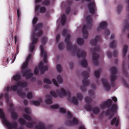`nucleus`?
Masks as SVG:
<instances>
[{"mask_svg":"<svg viewBox=\"0 0 129 129\" xmlns=\"http://www.w3.org/2000/svg\"><path fill=\"white\" fill-rule=\"evenodd\" d=\"M70 37V35L68 34L66 37L65 40V42L67 44V50L69 51L72 50L73 54H74L75 53H76L78 58L82 57L84 59L81 61L80 64L82 67H86L87 64V61L85 59L86 55V51H82L77 48L76 45L72 46L71 42L69 41Z\"/></svg>","mask_w":129,"mask_h":129,"instance_id":"1","label":"nucleus"},{"mask_svg":"<svg viewBox=\"0 0 129 129\" xmlns=\"http://www.w3.org/2000/svg\"><path fill=\"white\" fill-rule=\"evenodd\" d=\"M56 92L58 95L61 98L63 96H65L67 95L68 96V99L70 102H72L75 105H77L78 104L77 98L75 97H71V94L69 91H66L65 89L63 88L60 89V90L57 89L56 90Z\"/></svg>","mask_w":129,"mask_h":129,"instance_id":"2","label":"nucleus"},{"mask_svg":"<svg viewBox=\"0 0 129 129\" xmlns=\"http://www.w3.org/2000/svg\"><path fill=\"white\" fill-rule=\"evenodd\" d=\"M0 118L2 119L3 122L8 129H17V123L14 122L11 123L8 121L6 118L5 115L4 113L3 109H0ZM19 129H23V128H20Z\"/></svg>","mask_w":129,"mask_h":129,"instance_id":"3","label":"nucleus"},{"mask_svg":"<svg viewBox=\"0 0 129 129\" xmlns=\"http://www.w3.org/2000/svg\"><path fill=\"white\" fill-rule=\"evenodd\" d=\"M87 24L86 26L84 25L82 27V32L84 39H87L88 36V33L87 30V29H90L92 26V20L90 15L87 16L86 18Z\"/></svg>","mask_w":129,"mask_h":129,"instance_id":"4","label":"nucleus"},{"mask_svg":"<svg viewBox=\"0 0 129 129\" xmlns=\"http://www.w3.org/2000/svg\"><path fill=\"white\" fill-rule=\"evenodd\" d=\"M82 75L84 77V79L82 81V83L84 86H81L80 89L82 92H85L86 90L85 87L88 86L89 84V81L87 79L89 77V74L86 71H83L82 72Z\"/></svg>","mask_w":129,"mask_h":129,"instance_id":"5","label":"nucleus"},{"mask_svg":"<svg viewBox=\"0 0 129 129\" xmlns=\"http://www.w3.org/2000/svg\"><path fill=\"white\" fill-rule=\"evenodd\" d=\"M91 50L93 52L92 54V59L93 60V64L95 66H97L99 64L98 60L99 57V56L95 52L100 51V47L99 46H97L94 48L91 49Z\"/></svg>","mask_w":129,"mask_h":129,"instance_id":"6","label":"nucleus"},{"mask_svg":"<svg viewBox=\"0 0 129 129\" xmlns=\"http://www.w3.org/2000/svg\"><path fill=\"white\" fill-rule=\"evenodd\" d=\"M117 106L116 104H113L111 108L108 109L105 112V115L109 116V119H111L114 115V113L117 110Z\"/></svg>","mask_w":129,"mask_h":129,"instance_id":"7","label":"nucleus"},{"mask_svg":"<svg viewBox=\"0 0 129 129\" xmlns=\"http://www.w3.org/2000/svg\"><path fill=\"white\" fill-rule=\"evenodd\" d=\"M110 71L111 74L110 76L111 85L113 86L115 85L114 81L117 78V76L115 75L117 73V69L116 67H112L111 68Z\"/></svg>","mask_w":129,"mask_h":129,"instance_id":"8","label":"nucleus"},{"mask_svg":"<svg viewBox=\"0 0 129 129\" xmlns=\"http://www.w3.org/2000/svg\"><path fill=\"white\" fill-rule=\"evenodd\" d=\"M127 3L128 4L126 9L128 11V13L127 16V19L125 20L124 21V28L123 31H124L126 30H129V23L128 21H129V0H126Z\"/></svg>","mask_w":129,"mask_h":129,"instance_id":"9","label":"nucleus"},{"mask_svg":"<svg viewBox=\"0 0 129 129\" xmlns=\"http://www.w3.org/2000/svg\"><path fill=\"white\" fill-rule=\"evenodd\" d=\"M112 103V100L111 99H108L101 104L100 105V107L103 109H105L106 107L109 108L111 106Z\"/></svg>","mask_w":129,"mask_h":129,"instance_id":"10","label":"nucleus"},{"mask_svg":"<svg viewBox=\"0 0 129 129\" xmlns=\"http://www.w3.org/2000/svg\"><path fill=\"white\" fill-rule=\"evenodd\" d=\"M78 123V121L77 119L76 118H73L72 121L68 120L66 122V124L68 126H71L74 125H77Z\"/></svg>","mask_w":129,"mask_h":129,"instance_id":"11","label":"nucleus"},{"mask_svg":"<svg viewBox=\"0 0 129 129\" xmlns=\"http://www.w3.org/2000/svg\"><path fill=\"white\" fill-rule=\"evenodd\" d=\"M101 81L105 90L107 91H109L110 89V86L107 80L105 78H102L101 79Z\"/></svg>","mask_w":129,"mask_h":129,"instance_id":"12","label":"nucleus"},{"mask_svg":"<svg viewBox=\"0 0 129 129\" xmlns=\"http://www.w3.org/2000/svg\"><path fill=\"white\" fill-rule=\"evenodd\" d=\"M88 7L90 13L91 14H93L94 13V9L95 7V3L94 2L89 3L88 5Z\"/></svg>","mask_w":129,"mask_h":129,"instance_id":"13","label":"nucleus"},{"mask_svg":"<svg viewBox=\"0 0 129 129\" xmlns=\"http://www.w3.org/2000/svg\"><path fill=\"white\" fill-rule=\"evenodd\" d=\"M31 71L29 69L25 71L22 72V74L25 77V79H28L31 77L33 76V74L31 73Z\"/></svg>","mask_w":129,"mask_h":129,"instance_id":"14","label":"nucleus"},{"mask_svg":"<svg viewBox=\"0 0 129 129\" xmlns=\"http://www.w3.org/2000/svg\"><path fill=\"white\" fill-rule=\"evenodd\" d=\"M39 69L40 71L41 74H43L45 71L48 70V68L47 66H44L43 62H41L39 65Z\"/></svg>","mask_w":129,"mask_h":129,"instance_id":"15","label":"nucleus"},{"mask_svg":"<svg viewBox=\"0 0 129 129\" xmlns=\"http://www.w3.org/2000/svg\"><path fill=\"white\" fill-rule=\"evenodd\" d=\"M101 40V38L100 36H96L94 39L90 41V44L92 46H96L98 41H100Z\"/></svg>","mask_w":129,"mask_h":129,"instance_id":"16","label":"nucleus"},{"mask_svg":"<svg viewBox=\"0 0 129 129\" xmlns=\"http://www.w3.org/2000/svg\"><path fill=\"white\" fill-rule=\"evenodd\" d=\"M119 124V118L118 117H115L113 119L111 122V125H115L116 126H117Z\"/></svg>","mask_w":129,"mask_h":129,"instance_id":"17","label":"nucleus"},{"mask_svg":"<svg viewBox=\"0 0 129 129\" xmlns=\"http://www.w3.org/2000/svg\"><path fill=\"white\" fill-rule=\"evenodd\" d=\"M107 26V23L105 22H103L100 24L99 27L98 28L97 30L99 31L100 28L105 29L106 28Z\"/></svg>","mask_w":129,"mask_h":129,"instance_id":"18","label":"nucleus"},{"mask_svg":"<svg viewBox=\"0 0 129 129\" xmlns=\"http://www.w3.org/2000/svg\"><path fill=\"white\" fill-rule=\"evenodd\" d=\"M40 48L41 51V55L43 57H47L46 52L44 50L42 45H41L40 46Z\"/></svg>","mask_w":129,"mask_h":129,"instance_id":"19","label":"nucleus"},{"mask_svg":"<svg viewBox=\"0 0 129 129\" xmlns=\"http://www.w3.org/2000/svg\"><path fill=\"white\" fill-rule=\"evenodd\" d=\"M36 129H46L44 124L42 123H40L38 125L35 126Z\"/></svg>","mask_w":129,"mask_h":129,"instance_id":"20","label":"nucleus"},{"mask_svg":"<svg viewBox=\"0 0 129 129\" xmlns=\"http://www.w3.org/2000/svg\"><path fill=\"white\" fill-rule=\"evenodd\" d=\"M31 39L32 41V43L31 44L35 45L37 43L38 41V38H36V37L32 35Z\"/></svg>","mask_w":129,"mask_h":129,"instance_id":"21","label":"nucleus"},{"mask_svg":"<svg viewBox=\"0 0 129 129\" xmlns=\"http://www.w3.org/2000/svg\"><path fill=\"white\" fill-rule=\"evenodd\" d=\"M17 94L19 96L23 98H24L26 94L24 92H22L21 89L17 91Z\"/></svg>","mask_w":129,"mask_h":129,"instance_id":"22","label":"nucleus"},{"mask_svg":"<svg viewBox=\"0 0 129 129\" xmlns=\"http://www.w3.org/2000/svg\"><path fill=\"white\" fill-rule=\"evenodd\" d=\"M91 111L93 114L97 115L99 112L100 110L98 107H95L93 108Z\"/></svg>","mask_w":129,"mask_h":129,"instance_id":"23","label":"nucleus"},{"mask_svg":"<svg viewBox=\"0 0 129 129\" xmlns=\"http://www.w3.org/2000/svg\"><path fill=\"white\" fill-rule=\"evenodd\" d=\"M66 15L64 14L62 15L61 17V22L62 25H64L66 22Z\"/></svg>","mask_w":129,"mask_h":129,"instance_id":"24","label":"nucleus"},{"mask_svg":"<svg viewBox=\"0 0 129 129\" xmlns=\"http://www.w3.org/2000/svg\"><path fill=\"white\" fill-rule=\"evenodd\" d=\"M17 83L18 86L22 87H26L27 85V83L26 82H18Z\"/></svg>","mask_w":129,"mask_h":129,"instance_id":"25","label":"nucleus"},{"mask_svg":"<svg viewBox=\"0 0 129 129\" xmlns=\"http://www.w3.org/2000/svg\"><path fill=\"white\" fill-rule=\"evenodd\" d=\"M128 47L126 45H125L123 49V56L124 57L127 53Z\"/></svg>","mask_w":129,"mask_h":129,"instance_id":"26","label":"nucleus"},{"mask_svg":"<svg viewBox=\"0 0 129 129\" xmlns=\"http://www.w3.org/2000/svg\"><path fill=\"white\" fill-rule=\"evenodd\" d=\"M47 97L48 98V99L45 101V103L49 104H51L52 103V101L51 99V96L49 95H47Z\"/></svg>","mask_w":129,"mask_h":129,"instance_id":"27","label":"nucleus"},{"mask_svg":"<svg viewBox=\"0 0 129 129\" xmlns=\"http://www.w3.org/2000/svg\"><path fill=\"white\" fill-rule=\"evenodd\" d=\"M43 34V32L42 31L40 30L39 32L37 33H35V32H33L32 35H34L35 37H39L41 36Z\"/></svg>","mask_w":129,"mask_h":129,"instance_id":"28","label":"nucleus"},{"mask_svg":"<svg viewBox=\"0 0 129 129\" xmlns=\"http://www.w3.org/2000/svg\"><path fill=\"white\" fill-rule=\"evenodd\" d=\"M116 41L115 40L113 41L110 43L109 45L110 47L111 48L114 49L116 47Z\"/></svg>","mask_w":129,"mask_h":129,"instance_id":"29","label":"nucleus"},{"mask_svg":"<svg viewBox=\"0 0 129 129\" xmlns=\"http://www.w3.org/2000/svg\"><path fill=\"white\" fill-rule=\"evenodd\" d=\"M11 117L13 120H16L18 117L17 114L14 112H12L11 113Z\"/></svg>","mask_w":129,"mask_h":129,"instance_id":"30","label":"nucleus"},{"mask_svg":"<svg viewBox=\"0 0 129 129\" xmlns=\"http://www.w3.org/2000/svg\"><path fill=\"white\" fill-rule=\"evenodd\" d=\"M77 44L80 45H82L84 43L83 40L81 38L78 39L77 40Z\"/></svg>","mask_w":129,"mask_h":129,"instance_id":"31","label":"nucleus"},{"mask_svg":"<svg viewBox=\"0 0 129 129\" xmlns=\"http://www.w3.org/2000/svg\"><path fill=\"white\" fill-rule=\"evenodd\" d=\"M42 24L41 23H39L37 25L34 27L35 31H36L40 29L42 27Z\"/></svg>","mask_w":129,"mask_h":129,"instance_id":"32","label":"nucleus"},{"mask_svg":"<svg viewBox=\"0 0 129 129\" xmlns=\"http://www.w3.org/2000/svg\"><path fill=\"white\" fill-rule=\"evenodd\" d=\"M47 40V37H45L42 38L41 40V42L42 43V45H42L43 47L44 45L46 43Z\"/></svg>","mask_w":129,"mask_h":129,"instance_id":"33","label":"nucleus"},{"mask_svg":"<svg viewBox=\"0 0 129 129\" xmlns=\"http://www.w3.org/2000/svg\"><path fill=\"white\" fill-rule=\"evenodd\" d=\"M101 72V70L99 69L98 70H96L94 71V75L97 78H98L100 77V74Z\"/></svg>","mask_w":129,"mask_h":129,"instance_id":"34","label":"nucleus"},{"mask_svg":"<svg viewBox=\"0 0 129 129\" xmlns=\"http://www.w3.org/2000/svg\"><path fill=\"white\" fill-rule=\"evenodd\" d=\"M85 108L87 110L89 111H91L93 108L91 105H86L85 106Z\"/></svg>","mask_w":129,"mask_h":129,"instance_id":"35","label":"nucleus"},{"mask_svg":"<svg viewBox=\"0 0 129 129\" xmlns=\"http://www.w3.org/2000/svg\"><path fill=\"white\" fill-rule=\"evenodd\" d=\"M18 121L21 125H24L26 124V122L23 118H19Z\"/></svg>","mask_w":129,"mask_h":129,"instance_id":"36","label":"nucleus"},{"mask_svg":"<svg viewBox=\"0 0 129 129\" xmlns=\"http://www.w3.org/2000/svg\"><path fill=\"white\" fill-rule=\"evenodd\" d=\"M76 95L78 100L79 101H82L83 98V96L82 94L80 93H78Z\"/></svg>","mask_w":129,"mask_h":129,"instance_id":"37","label":"nucleus"},{"mask_svg":"<svg viewBox=\"0 0 129 129\" xmlns=\"http://www.w3.org/2000/svg\"><path fill=\"white\" fill-rule=\"evenodd\" d=\"M50 3V2L49 0H44L42 2V5L45 6H48Z\"/></svg>","mask_w":129,"mask_h":129,"instance_id":"38","label":"nucleus"},{"mask_svg":"<svg viewBox=\"0 0 129 129\" xmlns=\"http://www.w3.org/2000/svg\"><path fill=\"white\" fill-rule=\"evenodd\" d=\"M85 101L87 104H89L92 101L91 99L89 97H86L85 99Z\"/></svg>","mask_w":129,"mask_h":129,"instance_id":"39","label":"nucleus"},{"mask_svg":"<svg viewBox=\"0 0 129 129\" xmlns=\"http://www.w3.org/2000/svg\"><path fill=\"white\" fill-rule=\"evenodd\" d=\"M23 117L25 119L29 121H31V117L30 116L25 114H23Z\"/></svg>","mask_w":129,"mask_h":129,"instance_id":"40","label":"nucleus"},{"mask_svg":"<svg viewBox=\"0 0 129 129\" xmlns=\"http://www.w3.org/2000/svg\"><path fill=\"white\" fill-rule=\"evenodd\" d=\"M18 86H19L18 85V83L17 85L12 86L11 87V90H12L14 91H16L17 90Z\"/></svg>","mask_w":129,"mask_h":129,"instance_id":"41","label":"nucleus"},{"mask_svg":"<svg viewBox=\"0 0 129 129\" xmlns=\"http://www.w3.org/2000/svg\"><path fill=\"white\" fill-rule=\"evenodd\" d=\"M46 11V9L44 7H42L40 8V12L41 13H45Z\"/></svg>","mask_w":129,"mask_h":129,"instance_id":"42","label":"nucleus"},{"mask_svg":"<svg viewBox=\"0 0 129 129\" xmlns=\"http://www.w3.org/2000/svg\"><path fill=\"white\" fill-rule=\"evenodd\" d=\"M57 81L59 83L61 84L62 83V79L60 75H58L57 76Z\"/></svg>","mask_w":129,"mask_h":129,"instance_id":"43","label":"nucleus"},{"mask_svg":"<svg viewBox=\"0 0 129 129\" xmlns=\"http://www.w3.org/2000/svg\"><path fill=\"white\" fill-rule=\"evenodd\" d=\"M20 76L18 75H16L13 77V79L16 81H18L20 79Z\"/></svg>","mask_w":129,"mask_h":129,"instance_id":"44","label":"nucleus"},{"mask_svg":"<svg viewBox=\"0 0 129 129\" xmlns=\"http://www.w3.org/2000/svg\"><path fill=\"white\" fill-rule=\"evenodd\" d=\"M33 124L32 122H28L27 123L26 122V124L25 125L27 127L32 128L33 126Z\"/></svg>","mask_w":129,"mask_h":129,"instance_id":"45","label":"nucleus"},{"mask_svg":"<svg viewBox=\"0 0 129 129\" xmlns=\"http://www.w3.org/2000/svg\"><path fill=\"white\" fill-rule=\"evenodd\" d=\"M123 8V6L121 5H119L117 7V11L118 13H120V12L122 11V9Z\"/></svg>","mask_w":129,"mask_h":129,"instance_id":"46","label":"nucleus"},{"mask_svg":"<svg viewBox=\"0 0 129 129\" xmlns=\"http://www.w3.org/2000/svg\"><path fill=\"white\" fill-rule=\"evenodd\" d=\"M25 112L27 114L30 115L31 113L30 109L29 108H26L24 109Z\"/></svg>","mask_w":129,"mask_h":129,"instance_id":"47","label":"nucleus"},{"mask_svg":"<svg viewBox=\"0 0 129 129\" xmlns=\"http://www.w3.org/2000/svg\"><path fill=\"white\" fill-rule=\"evenodd\" d=\"M50 95L53 97L56 98L57 97V96L55 92L53 91H51L50 92Z\"/></svg>","mask_w":129,"mask_h":129,"instance_id":"48","label":"nucleus"},{"mask_svg":"<svg viewBox=\"0 0 129 129\" xmlns=\"http://www.w3.org/2000/svg\"><path fill=\"white\" fill-rule=\"evenodd\" d=\"M43 82L44 83L48 84H50L51 83V82L49 79L45 78L43 80Z\"/></svg>","mask_w":129,"mask_h":129,"instance_id":"49","label":"nucleus"},{"mask_svg":"<svg viewBox=\"0 0 129 129\" xmlns=\"http://www.w3.org/2000/svg\"><path fill=\"white\" fill-rule=\"evenodd\" d=\"M28 65V63L25 61L22 67V69H24L27 67Z\"/></svg>","mask_w":129,"mask_h":129,"instance_id":"50","label":"nucleus"},{"mask_svg":"<svg viewBox=\"0 0 129 129\" xmlns=\"http://www.w3.org/2000/svg\"><path fill=\"white\" fill-rule=\"evenodd\" d=\"M56 69L57 70L58 72L60 73L61 72L62 69L61 66L60 64H58L56 66Z\"/></svg>","mask_w":129,"mask_h":129,"instance_id":"51","label":"nucleus"},{"mask_svg":"<svg viewBox=\"0 0 129 129\" xmlns=\"http://www.w3.org/2000/svg\"><path fill=\"white\" fill-rule=\"evenodd\" d=\"M59 112L61 113L65 114L66 112V111L65 109L63 108H61L59 109Z\"/></svg>","mask_w":129,"mask_h":129,"instance_id":"52","label":"nucleus"},{"mask_svg":"<svg viewBox=\"0 0 129 129\" xmlns=\"http://www.w3.org/2000/svg\"><path fill=\"white\" fill-rule=\"evenodd\" d=\"M32 94L31 92L28 93L27 95V98L28 99H30L32 98Z\"/></svg>","mask_w":129,"mask_h":129,"instance_id":"53","label":"nucleus"},{"mask_svg":"<svg viewBox=\"0 0 129 129\" xmlns=\"http://www.w3.org/2000/svg\"><path fill=\"white\" fill-rule=\"evenodd\" d=\"M59 107V106L57 104H55L54 105H52L50 107V108L54 109H57Z\"/></svg>","mask_w":129,"mask_h":129,"instance_id":"54","label":"nucleus"},{"mask_svg":"<svg viewBox=\"0 0 129 129\" xmlns=\"http://www.w3.org/2000/svg\"><path fill=\"white\" fill-rule=\"evenodd\" d=\"M34 45L32 44H31L30 45V51L31 52H33L34 50L35 47Z\"/></svg>","mask_w":129,"mask_h":129,"instance_id":"55","label":"nucleus"},{"mask_svg":"<svg viewBox=\"0 0 129 129\" xmlns=\"http://www.w3.org/2000/svg\"><path fill=\"white\" fill-rule=\"evenodd\" d=\"M33 103L36 106H38L40 105V103L39 102L37 101H32Z\"/></svg>","mask_w":129,"mask_h":129,"instance_id":"56","label":"nucleus"},{"mask_svg":"<svg viewBox=\"0 0 129 129\" xmlns=\"http://www.w3.org/2000/svg\"><path fill=\"white\" fill-rule=\"evenodd\" d=\"M38 18L37 17H35L33 20L32 23L33 24H35L37 22Z\"/></svg>","mask_w":129,"mask_h":129,"instance_id":"57","label":"nucleus"},{"mask_svg":"<svg viewBox=\"0 0 129 129\" xmlns=\"http://www.w3.org/2000/svg\"><path fill=\"white\" fill-rule=\"evenodd\" d=\"M63 43H60L58 45V47L59 49L60 50H62L63 48Z\"/></svg>","mask_w":129,"mask_h":129,"instance_id":"58","label":"nucleus"},{"mask_svg":"<svg viewBox=\"0 0 129 129\" xmlns=\"http://www.w3.org/2000/svg\"><path fill=\"white\" fill-rule=\"evenodd\" d=\"M68 33V30L65 29H63L62 33V35L63 37L65 36Z\"/></svg>","mask_w":129,"mask_h":129,"instance_id":"59","label":"nucleus"},{"mask_svg":"<svg viewBox=\"0 0 129 129\" xmlns=\"http://www.w3.org/2000/svg\"><path fill=\"white\" fill-rule=\"evenodd\" d=\"M122 82L124 85V86L126 87L129 88V86L128 84L126 83V81L124 79L122 80Z\"/></svg>","mask_w":129,"mask_h":129,"instance_id":"60","label":"nucleus"},{"mask_svg":"<svg viewBox=\"0 0 129 129\" xmlns=\"http://www.w3.org/2000/svg\"><path fill=\"white\" fill-rule=\"evenodd\" d=\"M9 94L7 93H6L4 95L5 98L6 99V101L7 102L9 101Z\"/></svg>","mask_w":129,"mask_h":129,"instance_id":"61","label":"nucleus"},{"mask_svg":"<svg viewBox=\"0 0 129 129\" xmlns=\"http://www.w3.org/2000/svg\"><path fill=\"white\" fill-rule=\"evenodd\" d=\"M31 57V54H29L26 58V62L28 63L29 61L30 60Z\"/></svg>","mask_w":129,"mask_h":129,"instance_id":"62","label":"nucleus"},{"mask_svg":"<svg viewBox=\"0 0 129 129\" xmlns=\"http://www.w3.org/2000/svg\"><path fill=\"white\" fill-rule=\"evenodd\" d=\"M52 82L53 84L56 86L57 87L58 86V85L57 83L56 80L54 79H53L52 80Z\"/></svg>","mask_w":129,"mask_h":129,"instance_id":"63","label":"nucleus"},{"mask_svg":"<svg viewBox=\"0 0 129 129\" xmlns=\"http://www.w3.org/2000/svg\"><path fill=\"white\" fill-rule=\"evenodd\" d=\"M117 53L118 51L117 50H115L113 53V56L115 57H117L118 55Z\"/></svg>","mask_w":129,"mask_h":129,"instance_id":"64","label":"nucleus"}]
</instances>
